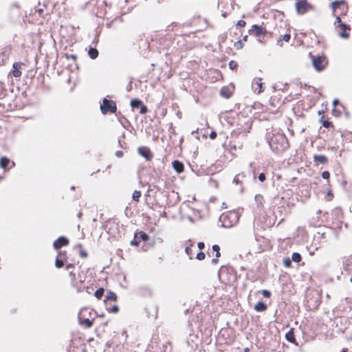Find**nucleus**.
I'll return each mask as SVG.
<instances>
[{
	"label": "nucleus",
	"instance_id": "nucleus-1",
	"mask_svg": "<svg viewBox=\"0 0 352 352\" xmlns=\"http://www.w3.org/2000/svg\"><path fill=\"white\" fill-rule=\"evenodd\" d=\"M268 143L272 151L276 153L284 152L289 146L287 139L283 133L273 134Z\"/></svg>",
	"mask_w": 352,
	"mask_h": 352
},
{
	"label": "nucleus",
	"instance_id": "nucleus-2",
	"mask_svg": "<svg viewBox=\"0 0 352 352\" xmlns=\"http://www.w3.org/2000/svg\"><path fill=\"white\" fill-rule=\"evenodd\" d=\"M100 109L102 114L114 113L116 112L117 106L115 101L104 98Z\"/></svg>",
	"mask_w": 352,
	"mask_h": 352
},
{
	"label": "nucleus",
	"instance_id": "nucleus-3",
	"mask_svg": "<svg viewBox=\"0 0 352 352\" xmlns=\"http://www.w3.org/2000/svg\"><path fill=\"white\" fill-rule=\"evenodd\" d=\"M312 65L317 72H322L326 67L327 62L324 56H311Z\"/></svg>",
	"mask_w": 352,
	"mask_h": 352
},
{
	"label": "nucleus",
	"instance_id": "nucleus-4",
	"mask_svg": "<svg viewBox=\"0 0 352 352\" xmlns=\"http://www.w3.org/2000/svg\"><path fill=\"white\" fill-rule=\"evenodd\" d=\"M296 12L302 15L313 8L312 6L307 0H299L295 3Z\"/></svg>",
	"mask_w": 352,
	"mask_h": 352
},
{
	"label": "nucleus",
	"instance_id": "nucleus-5",
	"mask_svg": "<svg viewBox=\"0 0 352 352\" xmlns=\"http://www.w3.org/2000/svg\"><path fill=\"white\" fill-rule=\"evenodd\" d=\"M249 33L254 34L257 37H261V36H265L267 33V31L262 26L253 25L252 28L249 30Z\"/></svg>",
	"mask_w": 352,
	"mask_h": 352
},
{
	"label": "nucleus",
	"instance_id": "nucleus-6",
	"mask_svg": "<svg viewBox=\"0 0 352 352\" xmlns=\"http://www.w3.org/2000/svg\"><path fill=\"white\" fill-rule=\"evenodd\" d=\"M338 26L341 29V32H339V36L343 38H347L349 36V32L351 30L350 26L342 23H340Z\"/></svg>",
	"mask_w": 352,
	"mask_h": 352
},
{
	"label": "nucleus",
	"instance_id": "nucleus-7",
	"mask_svg": "<svg viewBox=\"0 0 352 352\" xmlns=\"http://www.w3.org/2000/svg\"><path fill=\"white\" fill-rule=\"evenodd\" d=\"M10 49L8 47L3 48L0 50V65L6 63L9 58Z\"/></svg>",
	"mask_w": 352,
	"mask_h": 352
},
{
	"label": "nucleus",
	"instance_id": "nucleus-8",
	"mask_svg": "<svg viewBox=\"0 0 352 352\" xmlns=\"http://www.w3.org/2000/svg\"><path fill=\"white\" fill-rule=\"evenodd\" d=\"M138 153L146 158V160H151L153 157V155L150 149L146 146H141L138 148Z\"/></svg>",
	"mask_w": 352,
	"mask_h": 352
},
{
	"label": "nucleus",
	"instance_id": "nucleus-9",
	"mask_svg": "<svg viewBox=\"0 0 352 352\" xmlns=\"http://www.w3.org/2000/svg\"><path fill=\"white\" fill-rule=\"evenodd\" d=\"M69 243V240L65 236H60L53 243V246L56 250H58L64 245Z\"/></svg>",
	"mask_w": 352,
	"mask_h": 352
},
{
	"label": "nucleus",
	"instance_id": "nucleus-10",
	"mask_svg": "<svg viewBox=\"0 0 352 352\" xmlns=\"http://www.w3.org/2000/svg\"><path fill=\"white\" fill-rule=\"evenodd\" d=\"M330 6L333 10V11H335L338 8H341L342 7H345L346 8H347L346 3L344 0L336 1L331 2L330 3Z\"/></svg>",
	"mask_w": 352,
	"mask_h": 352
},
{
	"label": "nucleus",
	"instance_id": "nucleus-11",
	"mask_svg": "<svg viewBox=\"0 0 352 352\" xmlns=\"http://www.w3.org/2000/svg\"><path fill=\"white\" fill-rule=\"evenodd\" d=\"M252 86L253 89H254V91H257L258 94H260L264 91L263 88V83L261 82V78L255 80L252 83Z\"/></svg>",
	"mask_w": 352,
	"mask_h": 352
},
{
	"label": "nucleus",
	"instance_id": "nucleus-12",
	"mask_svg": "<svg viewBox=\"0 0 352 352\" xmlns=\"http://www.w3.org/2000/svg\"><path fill=\"white\" fill-rule=\"evenodd\" d=\"M173 169L178 173H180L184 171V164L178 161L174 160L172 163Z\"/></svg>",
	"mask_w": 352,
	"mask_h": 352
},
{
	"label": "nucleus",
	"instance_id": "nucleus-13",
	"mask_svg": "<svg viewBox=\"0 0 352 352\" xmlns=\"http://www.w3.org/2000/svg\"><path fill=\"white\" fill-rule=\"evenodd\" d=\"M21 64L20 63H14L13 64V68L14 69L12 72V75L17 78L21 76V72L19 70Z\"/></svg>",
	"mask_w": 352,
	"mask_h": 352
},
{
	"label": "nucleus",
	"instance_id": "nucleus-14",
	"mask_svg": "<svg viewBox=\"0 0 352 352\" xmlns=\"http://www.w3.org/2000/svg\"><path fill=\"white\" fill-rule=\"evenodd\" d=\"M314 160L315 162L322 164H324L327 162V158L324 155H315L314 157Z\"/></svg>",
	"mask_w": 352,
	"mask_h": 352
},
{
	"label": "nucleus",
	"instance_id": "nucleus-15",
	"mask_svg": "<svg viewBox=\"0 0 352 352\" xmlns=\"http://www.w3.org/2000/svg\"><path fill=\"white\" fill-rule=\"evenodd\" d=\"M285 338L286 340L291 342V343H295L296 339L294 336V329H291L286 334H285Z\"/></svg>",
	"mask_w": 352,
	"mask_h": 352
},
{
	"label": "nucleus",
	"instance_id": "nucleus-16",
	"mask_svg": "<svg viewBox=\"0 0 352 352\" xmlns=\"http://www.w3.org/2000/svg\"><path fill=\"white\" fill-rule=\"evenodd\" d=\"M10 11L11 13L19 16L20 14V6L18 3H14L10 6Z\"/></svg>",
	"mask_w": 352,
	"mask_h": 352
},
{
	"label": "nucleus",
	"instance_id": "nucleus-17",
	"mask_svg": "<svg viewBox=\"0 0 352 352\" xmlns=\"http://www.w3.org/2000/svg\"><path fill=\"white\" fill-rule=\"evenodd\" d=\"M78 319L80 321V324L82 325H85L87 328H90L93 325V320H91L89 318L82 320L81 318L80 317V314L78 315Z\"/></svg>",
	"mask_w": 352,
	"mask_h": 352
},
{
	"label": "nucleus",
	"instance_id": "nucleus-18",
	"mask_svg": "<svg viewBox=\"0 0 352 352\" xmlns=\"http://www.w3.org/2000/svg\"><path fill=\"white\" fill-rule=\"evenodd\" d=\"M254 309L256 311L262 312L267 309V305L264 302L260 301L255 305Z\"/></svg>",
	"mask_w": 352,
	"mask_h": 352
},
{
	"label": "nucleus",
	"instance_id": "nucleus-19",
	"mask_svg": "<svg viewBox=\"0 0 352 352\" xmlns=\"http://www.w3.org/2000/svg\"><path fill=\"white\" fill-rule=\"evenodd\" d=\"M117 296L113 292H109L107 295L105 297L104 303L108 302L109 300L116 301Z\"/></svg>",
	"mask_w": 352,
	"mask_h": 352
},
{
	"label": "nucleus",
	"instance_id": "nucleus-20",
	"mask_svg": "<svg viewBox=\"0 0 352 352\" xmlns=\"http://www.w3.org/2000/svg\"><path fill=\"white\" fill-rule=\"evenodd\" d=\"M88 54L91 59H95L98 56V51L97 49L90 47Z\"/></svg>",
	"mask_w": 352,
	"mask_h": 352
},
{
	"label": "nucleus",
	"instance_id": "nucleus-21",
	"mask_svg": "<svg viewBox=\"0 0 352 352\" xmlns=\"http://www.w3.org/2000/svg\"><path fill=\"white\" fill-rule=\"evenodd\" d=\"M10 163V159L6 157H2L0 160V166L3 169H6Z\"/></svg>",
	"mask_w": 352,
	"mask_h": 352
},
{
	"label": "nucleus",
	"instance_id": "nucleus-22",
	"mask_svg": "<svg viewBox=\"0 0 352 352\" xmlns=\"http://www.w3.org/2000/svg\"><path fill=\"white\" fill-rule=\"evenodd\" d=\"M106 309L109 311V312H111V313H113V314H116L119 311V307L118 305H113V306H109L108 302H106Z\"/></svg>",
	"mask_w": 352,
	"mask_h": 352
},
{
	"label": "nucleus",
	"instance_id": "nucleus-23",
	"mask_svg": "<svg viewBox=\"0 0 352 352\" xmlns=\"http://www.w3.org/2000/svg\"><path fill=\"white\" fill-rule=\"evenodd\" d=\"M220 94L224 98H228L231 96L232 93L230 91L229 89L227 87L221 88L220 91Z\"/></svg>",
	"mask_w": 352,
	"mask_h": 352
},
{
	"label": "nucleus",
	"instance_id": "nucleus-24",
	"mask_svg": "<svg viewBox=\"0 0 352 352\" xmlns=\"http://www.w3.org/2000/svg\"><path fill=\"white\" fill-rule=\"evenodd\" d=\"M142 104V102L139 99H133L131 101V106L132 109H138L140 107V106Z\"/></svg>",
	"mask_w": 352,
	"mask_h": 352
},
{
	"label": "nucleus",
	"instance_id": "nucleus-25",
	"mask_svg": "<svg viewBox=\"0 0 352 352\" xmlns=\"http://www.w3.org/2000/svg\"><path fill=\"white\" fill-rule=\"evenodd\" d=\"M140 242V239H139L138 234H135L134 239L131 241L130 244L133 246H138Z\"/></svg>",
	"mask_w": 352,
	"mask_h": 352
},
{
	"label": "nucleus",
	"instance_id": "nucleus-26",
	"mask_svg": "<svg viewBox=\"0 0 352 352\" xmlns=\"http://www.w3.org/2000/svg\"><path fill=\"white\" fill-rule=\"evenodd\" d=\"M301 255L298 252H294L292 255V259L294 262L298 263L301 261Z\"/></svg>",
	"mask_w": 352,
	"mask_h": 352
},
{
	"label": "nucleus",
	"instance_id": "nucleus-27",
	"mask_svg": "<svg viewBox=\"0 0 352 352\" xmlns=\"http://www.w3.org/2000/svg\"><path fill=\"white\" fill-rule=\"evenodd\" d=\"M59 257L60 256H58L55 261V265L57 268H60L64 265V259Z\"/></svg>",
	"mask_w": 352,
	"mask_h": 352
},
{
	"label": "nucleus",
	"instance_id": "nucleus-28",
	"mask_svg": "<svg viewBox=\"0 0 352 352\" xmlns=\"http://www.w3.org/2000/svg\"><path fill=\"white\" fill-rule=\"evenodd\" d=\"M104 288L101 287V288H99L98 289H97L95 293H94V296L98 298V299H100L104 294Z\"/></svg>",
	"mask_w": 352,
	"mask_h": 352
},
{
	"label": "nucleus",
	"instance_id": "nucleus-29",
	"mask_svg": "<svg viewBox=\"0 0 352 352\" xmlns=\"http://www.w3.org/2000/svg\"><path fill=\"white\" fill-rule=\"evenodd\" d=\"M141 195H142L141 191L135 190L132 195L133 200H134L135 201H139V199L141 197Z\"/></svg>",
	"mask_w": 352,
	"mask_h": 352
},
{
	"label": "nucleus",
	"instance_id": "nucleus-30",
	"mask_svg": "<svg viewBox=\"0 0 352 352\" xmlns=\"http://www.w3.org/2000/svg\"><path fill=\"white\" fill-rule=\"evenodd\" d=\"M240 177H242V178L245 177V174L239 173V174L236 175L233 179V183H234L236 184H240L241 183Z\"/></svg>",
	"mask_w": 352,
	"mask_h": 352
},
{
	"label": "nucleus",
	"instance_id": "nucleus-31",
	"mask_svg": "<svg viewBox=\"0 0 352 352\" xmlns=\"http://www.w3.org/2000/svg\"><path fill=\"white\" fill-rule=\"evenodd\" d=\"M138 234L139 239L141 241H146L148 239V236L144 232H140Z\"/></svg>",
	"mask_w": 352,
	"mask_h": 352
},
{
	"label": "nucleus",
	"instance_id": "nucleus-32",
	"mask_svg": "<svg viewBox=\"0 0 352 352\" xmlns=\"http://www.w3.org/2000/svg\"><path fill=\"white\" fill-rule=\"evenodd\" d=\"M212 248V250L216 252V254H215L216 257L217 258L220 257V256H221L220 247L218 245H213Z\"/></svg>",
	"mask_w": 352,
	"mask_h": 352
},
{
	"label": "nucleus",
	"instance_id": "nucleus-33",
	"mask_svg": "<svg viewBox=\"0 0 352 352\" xmlns=\"http://www.w3.org/2000/svg\"><path fill=\"white\" fill-rule=\"evenodd\" d=\"M185 252L186 254L189 256V258L191 259L193 256L192 250L190 247H186L185 248Z\"/></svg>",
	"mask_w": 352,
	"mask_h": 352
},
{
	"label": "nucleus",
	"instance_id": "nucleus-34",
	"mask_svg": "<svg viewBox=\"0 0 352 352\" xmlns=\"http://www.w3.org/2000/svg\"><path fill=\"white\" fill-rule=\"evenodd\" d=\"M254 199L255 201L260 204H261L263 201V197L260 194L256 195Z\"/></svg>",
	"mask_w": 352,
	"mask_h": 352
},
{
	"label": "nucleus",
	"instance_id": "nucleus-35",
	"mask_svg": "<svg viewBox=\"0 0 352 352\" xmlns=\"http://www.w3.org/2000/svg\"><path fill=\"white\" fill-rule=\"evenodd\" d=\"M283 265L286 267H289L292 265V261L289 258H284Z\"/></svg>",
	"mask_w": 352,
	"mask_h": 352
},
{
	"label": "nucleus",
	"instance_id": "nucleus-36",
	"mask_svg": "<svg viewBox=\"0 0 352 352\" xmlns=\"http://www.w3.org/2000/svg\"><path fill=\"white\" fill-rule=\"evenodd\" d=\"M243 43L241 40L238 41L234 43V47L237 50L241 49L243 47Z\"/></svg>",
	"mask_w": 352,
	"mask_h": 352
},
{
	"label": "nucleus",
	"instance_id": "nucleus-37",
	"mask_svg": "<svg viewBox=\"0 0 352 352\" xmlns=\"http://www.w3.org/2000/svg\"><path fill=\"white\" fill-rule=\"evenodd\" d=\"M205 256H206L205 253H204L203 252H200L197 254L196 258L199 261H201L205 258Z\"/></svg>",
	"mask_w": 352,
	"mask_h": 352
},
{
	"label": "nucleus",
	"instance_id": "nucleus-38",
	"mask_svg": "<svg viewBox=\"0 0 352 352\" xmlns=\"http://www.w3.org/2000/svg\"><path fill=\"white\" fill-rule=\"evenodd\" d=\"M140 108V113L141 114H145L147 113L148 109L145 105L142 104Z\"/></svg>",
	"mask_w": 352,
	"mask_h": 352
},
{
	"label": "nucleus",
	"instance_id": "nucleus-39",
	"mask_svg": "<svg viewBox=\"0 0 352 352\" xmlns=\"http://www.w3.org/2000/svg\"><path fill=\"white\" fill-rule=\"evenodd\" d=\"M238 66L237 63L236 62H234V60H231L230 63H229V67L231 69H234L236 68V67Z\"/></svg>",
	"mask_w": 352,
	"mask_h": 352
},
{
	"label": "nucleus",
	"instance_id": "nucleus-40",
	"mask_svg": "<svg viewBox=\"0 0 352 352\" xmlns=\"http://www.w3.org/2000/svg\"><path fill=\"white\" fill-rule=\"evenodd\" d=\"M262 294L265 298H270L271 296V292L266 289L262 291Z\"/></svg>",
	"mask_w": 352,
	"mask_h": 352
},
{
	"label": "nucleus",
	"instance_id": "nucleus-41",
	"mask_svg": "<svg viewBox=\"0 0 352 352\" xmlns=\"http://www.w3.org/2000/svg\"><path fill=\"white\" fill-rule=\"evenodd\" d=\"M322 125L324 127L328 129L331 126H332V123L328 120H324L322 122Z\"/></svg>",
	"mask_w": 352,
	"mask_h": 352
},
{
	"label": "nucleus",
	"instance_id": "nucleus-42",
	"mask_svg": "<svg viewBox=\"0 0 352 352\" xmlns=\"http://www.w3.org/2000/svg\"><path fill=\"white\" fill-rule=\"evenodd\" d=\"M258 179L261 182H263L266 179L265 173H260L258 175Z\"/></svg>",
	"mask_w": 352,
	"mask_h": 352
},
{
	"label": "nucleus",
	"instance_id": "nucleus-43",
	"mask_svg": "<svg viewBox=\"0 0 352 352\" xmlns=\"http://www.w3.org/2000/svg\"><path fill=\"white\" fill-rule=\"evenodd\" d=\"M322 177L324 179H329L330 177V173L328 171H324L322 173Z\"/></svg>",
	"mask_w": 352,
	"mask_h": 352
},
{
	"label": "nucleus",
	"instance_id": "nucleus-44",
	"mask_svg": "<svg viewBox=\"0 0 352 352\" xmlns=\"http://www.w3.org/2000/svg\"><path fill=\"white\" fill-rule=\"evenodd\" d=\"M246 25V22L243 20H240L237 22L236 25L239 27H245Z\"/></svg>",
	"mask_w": 352,
	"mask_h": 352
},
{
	"label": "nucleus",
	"instance_id": "nucleus-45",
	"mask_svg": "<svg viewBox=\"0 0 352 352\" xmlns=\"http://www.w3.org/2000/svg\"><path fill=\"white\" fill-rule=\"evenodd\" d=\"M58 256H60L59 258H61L63 259H65V257H66V252H58Z\"/></svg>",
	"mask_w": 352,
	"mask_h": 352
},
{
	"label": "nucleus",
	"instance_id": "nucleus-46",
	"mask_svg": "<svg viewBox=\"0 0 352 352\" xmlns=\"http://www.w3.org/2000/svg\"><path fill=\"white\" fill-rule=\"evenodd\" d=\"M291 38V36L289 34H285L283 37V39L286 41V42H288L289 41Z\"/></svg>",
	"mask_w": 352,
	"mask_h": 352
},
{
	"label": "nucleus",
	"instance_id": "nucleus-47",
	"mask_svg": "<svg viewBox=\"0 0 352 352\" xmlns=\"http://www.w3.org/2000/svg\"><path fill=\"white\" fill-rule=\"evenodd\" d=\"M217 138V133L215 131H212L210 133V138L214 140Z\"/></svg>",
	"mask_w": 352,
	"mask_h": 352
},
{
	"label": "nucleus",
	"instance_id": "nucleus-48",
	"mask_svg": "<svg viewBox=\"0 0 352 352\" xmlns=\"http://www.w3.org/2000/svg\"><path fill=\"white\" fill-rule=\"evenodd\" d=\"M197 247L199 250H203L205 248V244L204 242H199Z\"/></svg>",
	"mask_w": 352,
	"mask_h": 352
},
{
	"label": "nucleus",
	"instance_id": "nucleus-49",
	"mask_svg": "<svg viewBox=\"0 0 352 352\" xmlns=\"http://www.w3.org/2000/svg\"><path fill=\"white\" fill-rule=\"evenodd\" d=\"M123 152L122 151H118L116 152V155L118 157H122L123 156Z\"/></svg>",
	"mask_w": 352,
	"mask_h": 352
},
{
	"label": "nucleus",
	"instance_id": "nucleus-50",
	"mask_svg": "<svg viewBox=\"0 0 352 352\" xmlns=\"http://www.w3.org/2000/svg\"><path fill=\"white\" fill-rule=\"evenodd\" d=\"M80 256H81L82 258H85V257H87V253L86 252V251H85V250H81V251H80Z\"/></svg>",
	"mask_w": 352,
	"mask_h": 352
},
{
	"label": "nucleus",
	"instance_id": "nucleus-51",
	"mask_svg": "<svg viewBox=\"0 0 352 352\" xmlns=\"http://www.w3.org/2000/svg\"><path fill=\"white\" fill-rule=\"evenodd\" d=\"M340 23H342V21H341V19H340V16H337V17L336 18V21H335L334 24H335L336 25V24H337V23H338V25H340Z\"/></svg>",
	"mask_w": 352,
	"mask_h": 352
},
{
	"label": "nucleus",
	"instance_id": "nucleus-52",
	"mask_svg": "<svg viewBox=\"0 0 352 352\" xmlns=\"http://www.w3.org/2000/svg\"><path fill=\"white\" fill-rule=\"evenodd\" d=\"M67 58L69 59V58H72L73 60H76V55L75 54H70V55H67Z\"/></svg>",
	"mask_w": 352,
	"mask_h": 352
},
{
	"label": "nucleus",
	"instance_id": "nucleus-53",
	"mask_svg": "<svg viewBox=\"0 0 352 352\" xmlns=\"http://www.w3.org/2000/svg\"><path fill=\"white\" fill-rule=\"evenodd\" d=\"M222 226H223V227H226V228H229V227L232 226V224L226 223V222L225 221V220H223Z\"/></svg>",
	"mask_w": 352,
	"mask_h": 352
},
{
	"label": "nucleus",
	"instance_id": "nucleus-54",
	"mask_svg": "<svg viewBox=\"0 0 352 352\" xmlns=\"http://www.w3.org/2000/svg\"><path fill=\"white\" fill-rule=\"evenodd\" d=\"M217 262H218V258H217V257L215 258H212V261H211V263L213 265L217 264Z\"/></svg>",
	"mask_w": 352,
	"mask_h": 352
},
{
	"label": "nucleus",
	"instance_id": "nucleus-55",
	"mask_svg": "<svg viewBox=\"0 0 352 352\" xmlns=\"http://www.w3.org/2000/svg\"><path fill=\"white\" fill-rule=\"evenodd\" d=\"M339 103V100L338 99H334L333 101V107H336Z\"/></svg>",
	"mask_w": 352,
	"mask_h": 352
},
{
	"label": "nucleus",
	"instance_id": "nucleus-56",
	"mask_svg": "<svg viewBox=\"0 0 352 352\" xmlns=\"http://www.w3.org/2000/svg\"><path fill=\"white\" fill-rule=\"evenodd\" d=\"M73 267H74V265L73 264H67V265H66V269H67V270H69V269H70V268H73Z\"/></svg>",
	"mask_w": 352,
	"mask_h": 352
},
{
	"label": "nucleus",
	"instance_id": "nucleus-57",
	"mask_svg": "<svg viewBox=\"0 0 352 352\" xmlns=\"http://www.w3.org/2000/svg\"><path fill=\"white\" fill-rule=\"evenodd\" d=\"M277 45H278L279 46L281 47L283 45L282 41L281 40L278 41Z\"/></svg>",
	"mask_w": 352,
	"mask_h": 352
},
{
	"label": "nucleus",
	"instance_id": "nucleus-58",
	"mask_svg": "<svg viewBox=\"0 0 352 352\" xmlns=\"http://www.w3.org/2000/svg\"><path fill=\"white\" fill-rule=\"evenodd\" d=\"M221 16H222L223 18H226V17H227V16H228V13H227V12H223V13H222Z\"/></svg>",
	"mask_w": 352,
	"mask_h": 352
},
{
	"label": "nucleus",
	"instance_id": "nucleus-59",
	"mask_svg": "<svg viewBox=\"0 0 352 352\" xmlns=\"http://www.w3.org/2000/svg\"><path fill=\"white\" fill-rule=\"evenodd\" d=\"M248 40V35H245L243 36L242 41H247Z\"/></svg>",
	"mask_w": 352,
	"mask_h": 352
},
{
	"label": "nucleus",
	"instance_id": "nucleus-60",
	"mask_svg": "<svg viewBox=\"0 0 352 352\" xmlns=\"http://www.w3.org/2000/svg\"><path fill=\"white\" fill-rule=\"evenodd\" d=\"M81 216H82V212H79V213L78 214V218H80V217H81Z\"/></svg>",
	"mask_w": 352,
	"mask_h": 352
},
{
	"label": "nucleus",
	"instance_id": "nucleus-61",
	"mask_svg": "<svg viewBox=\"0 0 352 352\" xmlns=\"http://www.w3.org/2000/svg\"><path fill=\"white\" fill-rule=\"evenodd\" d=\"M341 352H347V349H344L342 350Z\"/></svg>",
	"mask_w": 352,
	"mask_h": 352
},
{
	"label": "nucleus",
	"instance_id": "nucleus-62",
	"mask_svg": "<svg viewBox=\"0 0 352 352\" xmlns=\"http://www.w3.org/2000/svg\"><path fill=\"white\" fill-rule=\"evenodd\" d=\"M69 274H70V276H74V274L72 272H71L69 273Z\"/></svg>",
	"mask_w": 352,
	"mask_h": 352
},
{
	"label": "nucleus",
	"instance_id": "nucleus-63",
	"mask_svg": "<svg viewBox=\"0 0 352 352\" xmlns=\"http://www.w3.org/2000/svg\"><path fill=\"white\" fill-rule=\"evenodd\" d=\"M12 166H14V162H12Z\"/></svg>",
	"mask_w": 352,
	"mask_h": 352
},
{
	"label": "nucleus",
	"instance_id": "nucleus-64",
	"mask_svg": "<svg viewBox=\"0 0 352 352\" xmlns=\"http://www.w3.org/2000/svg\"><path fill=\"white\" fill-rule=\"evenodd\" d=\"M93 221H96L97 220H96V219H95V218H94V219H93Z\"/></svg>",
	"mask_w": 352,
	"mask_h": 352
}]
</instances>
